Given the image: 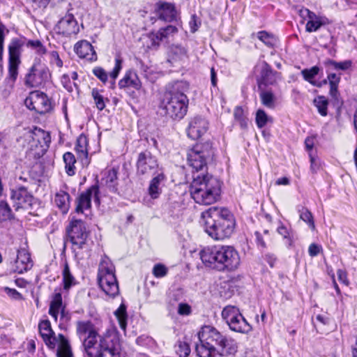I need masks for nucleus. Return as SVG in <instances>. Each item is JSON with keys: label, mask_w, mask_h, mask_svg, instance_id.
Segmentation results:
<instances>
[{"label": "nucleus", "mask_w": 357, "mask_h": 357, "mask_svg": "<svg viewBox=\"0 0 357 357\" xmlns=\"http://www.w3.org/2000/svg\"><path fill=\"white\" fill-rule=\"evenodd\" d=\"M13 206L15 211L29 209L31 208L33 197L25 187L20 186L11 192Z\"/></svg>", "instance_id": "2eb2a0df"}, {"label": "nucleus", "mask_w": 357, "mask_h": 357, "mask_svg": "<svg viewBox=\"0 0 357 357\" xmlns=\"http://www.w3.org/2000/svg\"><path fill=\"white\" fill-rule=\"evenodd\" d=\"M322 248L316 243H312L310 245L308 248L309 255L312 257L317 256L321 251Z\"/></svg>", "instance_id": "bf43d9fd"}, {"label": "nucleus", "mask_w": 357, "mask_h": 357, "mask_svg": "<svg viewBox=\"0 0 357 357\" xmlns=\"http://www.w3.org/2000/svg\"><path fill=\"white\" fill-rule=\"evenodd\" d=\"M51 77L48 67L40 59H36L25 76L24 84L30 88H36L44 85Z\"/></svg>", "instance_id": "9b49d317"}, {"label": "nucleus", "mask_w": 357, "mask_h": 357, "mask_svg": "<svg viewBox=\"0 0 357 357\" xmlns=\"http://www.w3.org/2000/svg\"><path fill=\"white\" fill-rule=\"evenodd\" d=\"M50 63L55 64L57 67L61 68L63 66V61L60 59L58 52L51 51L49 52Z\"/></svg>", "instance_id": "6e6d98bb"}, {"label": "nucleus", "mask_w": 357, "mask_h": 357, "mask_svg": "<svg viewBox=\"0 0 357 357\" xmlns=\"http://www.w3.org/2000/svg\"><path fill=\"white\" fill-rule=\"evenodd\" d=\"M204 230L215 240L229 238L235 228L233 214L225 208L211 207L202 213Z\"/></svg>", "instance_id": "20e7f679"}, {"label": "nucleus", "mask_w": 357, "mask_h": 357, "mask_svg": "<svg viewBox=\"0 0 357 357\" xmlns=\"http://www.w3.org/2000/svg\"><path fill=\"white\" fill-rule=\"evenodd\" d=\"M20 43L18 40H13L8 47V80L13 84L18 75V67L20 63Z\"/></svg>", "instance_id": "4468645a"}, {"label": "nucleus", "mask_w": 357, "mask_h": 357, "mask_svg": "<svg viewBox=\"0 0 357 357\" xmlns=\"http://www.w3.org/2000/svg\"><path fill=\"white\" fill-rule=\"evenodd\" d=\"M65 163L66 172L68 176H73L75 174V163L76 159L75 155L70 152H66L63 155Z\"/></svg>", "instance_id": "f704fd0d"}, {"label": "nucleus", "mask_w": 357, "mask_h": 357, "mask_svg": "<svg viewBox=\"0 0 357 357\" xmlns=\"http://www.w3.org/2000/svg\"><path fill=\"white\" fill-rule=\"evenodd\" d=\"M261 103L266 107L273 109L275 107V96L271 91H263L260 93Z\"/></svg>", "instance_id": "79ce46f5"}, {"label": "nucleus", "mask_w": 357, "mask_h": 357, "mask_svg": "<svg viewBox=\"0 0 357 357\" xmlns=\"http://www.w3.org/2000/svg\"><path fill=\"white\" fill-rule=\"evenodd\" d=\"M35 137L38 140V144L39 146V151L36 152V155L43 154L49 148L51 142V137L49 132L38 128H34Z\"/></svg>", "instance_id": "393cba45"}, {"label": "nucleus", "mask_w": 357, "mask_h": 357, "mask_svg": "<svg viewBox=\"0 0 357 357\" xmlns=\"http://www.w3.org/2000/svg\"><path fill=\"white\" fill-rule=\"evenodd\" d=\"M188 89V84L183 81L167 85L159 105L161 113L173 120L182 119L188 112L189 99L186 93Z\"/></svg>", "instance_id": "7ed1b4c3"}, {"label": "nucleus", "mask_w": 357, "mask_h": 357, "mask_svg": "<svg viewBox=\"0 0 357 357\" xmlns=\"http://www.w3.org/2000/svg\"><path fill=\"white\" fill-rule=\"evenodd\" d=\"M255 235L256 237V241H257V245L261 247L262 248H265L266 247V245L263 238L261 234L259 231H255Z\"/></svg>", "instance_id": "338daca9"}, {"label": "nucleus", "mask_w": 357, "mask_h": 357, "mask_svg": "<svg viewBox=\"0 0 357 357\" xmlns=\"http://www.w3.org/2000/svg\"><path fill=\"white\" fill-rule=\"evenodd\" d=\"M63 289L68 291L72 286L76 284L75 279L71 274L69 266L66 261L62 271Z\"/></svg>", "instance_id": "72a5a7b5"}, {"label": "nucleus", "mask_w": 357, "mask_h": 357, "mask_svg": "<svg viewBox=\"0 0 357 357\" xmlns=\"http://www.w3.org/2000/svg\"><path fill=\"white\" fill-rule=\"evenodd\" d=\"M328 19L325 17H319L314 21H307L305 30L309 33L317 31L321 26L328 24Z\"/></svg>", "instance_id": "58836bf2"}, {"label": "nucleus", "mask_w": 357, "mask_h": 357, "mask_svg": "<svg viewBox=\"0 0 357 357\" xmlns=\"http://www.w3.org/2000/svg\"><path fill=\"white\" fill-rule=\"evenodd\" d=\"M33 266L29 253L26 250H18L13 270L14 272L22 273L30 269Z\"/></svg>", "instance_id": "412c9836"}, {"label": "nucleus", "mask_w": 357, "mask_h": 357, "mask_svg": "<svg viewBox=\"0 0 357 357\" xmlns=\"http://www.w3.org/2000/svg\"><path fill=\"white\" fill-rule=\"evenodd\" d=\"M207 129V121L201 116H195L189 123L187 132L189 137L197 139L206 132Z\"/></svg>", "instance_id": "a211bd4d"}, {"label": "nucleus", "mask_w": 357, "mask_h": 357, "mask_svg": "<svg viewBox=\"0 0 357 357\" xmlns=\"http://www.w3.org/2000/svg\"><path fill=\"white\" fill-rule=\"evenodd\" d=\"M39 333L48 348H56L57 357H73L68 340L61 333L56 336L51 323L48 319L42 320L38 324Z\"/></svg>", "instance_id": "0eeeda50"}, {"label": "nucleus", "mask_w": 357, "mask_h": 357, "mask_svg": "<svg viewBox=\"0 0 357 357\" xmlns=\"http://www.w3.org/2000/svg\"><path fill=\"white\" fill-rule=\"evenodd\" d=\"M301 13L303 15H306L308 17V21H314L315 20H317L319 17H321L322 16L317 15L314 12L310 11L309 9H304L301 10Z\"/></svg>", "instance_id": "e2e57ef3"}, {"label": "nucleus", "mask_w": 357, "mask_h": 357, "mask_svg": "<svg viewBox=\"0 0 357 357\" xmlns=\"http://www.w3.org/2000/svg\"><path fill=\"white\" fill-rule=\"evenodd\" d=\"M66 233L74 249L83 248L89 234L85 223L82 220L72 218L66 227Z\"/></svg>", "instance_id": "f8f14e48"}, {"label": "nucleus", "mask_w": 357, "mask_h": 357, "mask_svg": "<svg viewBox=\"0 0 357 357\" xmlns=\"http://www.w3.org/2000/svg\"><path fill=\"white\" fill-rule=\"evenodd\" d=\"M189 25L190 28V31L192 33H195L197 31L199 26L201 25V22L199 18L196 16V15H193L191 16L190 20L189 22Z\"/></svg>", "instance_id": "13d9d810"}, {"label": "nucleus", "mask_w": 357, "mask_h": 357, "mask_svg": "<svg viewBox=\"0 0 357 357\" xmlns=\"http://www.w3.org/2000/svg\"><path fill=\"white\" fill-rule=\"evenodd\" d=\"M13 218L10 207L6 202H0V220L6 221Z\"/></svg>", "instance_id": "c03bdc74"}, {"label": "nucleus", "mask_w": 357, "mask_h": 357, "mask_svg": "<svg viewBox=\"0 0 357 357\" xmlns=\"http://www.w3.org/2000/svg\"><path fill=\"white\" fill-rule=\"evenodd\" d=\"M178 31V29L172 25H168L166 27L160 28L158 32L161 35L163 40L169 38L170 35L174 34Z\"/></svg>", "instance_id": "8fccbe9b"}, {"label": "nucleus", "mask_w": 357, "mask_h": 357, "mask_svg": "<svg viewBox=\"0 0 357 357\" xmlns=\"http://www.w3.org/2000/svg\"><path fill=\"white\" fill-rule=\"evenodd\" d=\"M118 170L112 168L105 173L102 178V183L105 185L111 192H117L118 190Z\"/></svg>", "instance_id": "cd10ccee"}, {"label": "nucleus", "mask_w": 357, "mask_h": 357, "mask_svg": "<svg viewBox=\"0 0 357 357\" xmlns=\"http://www.w3.org/2000/svg\"><path fill=\"white\" fill-rule=\"evenodd\" d=\"M61 82L63 86L69 92L73 91V84L70 81V77L69 75L64 74L61 77ZM73 85L76 86V84L73 83Z\"/></svg>", "instance_id": "5fc2aeb1"}, {"label": "nucleus", "mask_w": 357, "mask_h": 357, "mask_svg": "<svg viewBox=\"0 0 357 357\" xmlns=\"http://www.w3.org/2000/svg\"><path fill=\"white\" fill-rule=\"evenodd\" d=\"M88 142L85 135H81L77 139L75 149L77 153V158L83 166H88L89 164L88 154Z\"/></svg>", "instance_id": "4be33fe9"}, {"label": "nucleus", "mask_w": 357, "mask_h": 357, "mask_svg": "<svg viewBox=\"0 0 357 357\" xmlns=\"http://www.w3.org/2000/svg\"><path fill=\"white\" fill-rule=\"evenodd\" d=\"M277 231L280 234L284 240V243L289 247H291L294 244V232L291 229H288L284 225L281 224L278 229Z\"/></svg>", "instance_id": "4c0bfd02"}, {"label": "nucleus", "mask_w": 357, "mask_h": 357, "mask_svg": "<svg viewBox=\"0 0 357 357\" xmlns=\"http://www.w3.org/2000/svg\"><path fill=\"white\" fill-rule=\"evenodd\" d=\"M269 121H271V118L267 115L264 110L259 109L257 111L255 121L259 128H264Z\"/></svg>", "instance_id": "37998d69"}, {"label": "nucleus", "mask_w": 357, "mask_h": 357, "mask_svg": "<svg viewBox=\"0 0 357 357\" xmlns=\"http://www.w3.org/2000/svg\"><path fill=\"white\" fill-rule=\"evenodd\" d=\"M314 104L321 116L327 115L328 101L324 96H320L314 98Z\"/></svg>", "instance_id": "ea45409f"}, {"label": "nucleus", "mask_w": 357, "mask_h": 357, "mask_svg": "<svg viewBox=\"0 0 357 357\" xmlns=\"http://www.w3.org/2000/svg\"><path fill=\"white\" fill-rule=\"evenodd\" d=\"M213 150L211 143L207 142L204 144H197L188 153V162L190 167L196 170L197 173L193 175L202 174H199V171L206 169V160L213 156Z\"/></svg>", "instance_id": "1a4fd4ad"}, {"label": "nucleus", "mask_w": 357, "mask_h": 357, "mask_svg": "<svg viewBox=\"0 0 357 357\" xmlns=\"http://www.w3.org/2000/svg\"><path fill=\"white\" fill-rule=\"evenodd\" d=\"M98 281L100 287L106 295L114 298L119 293L115 268L111 260L107 257H102L99 264Z\"/></svg>", "instance_id": "6e6552de"}, {"label": "nucleus", "mask_w": 357, "mask_h": 357, "mask_svg": "<svg viewBox=\"0 0 357 357\" xmlns=\"http://www.w3.org/2000/svg\"><path fill=\"white\" fill-rule=\"evenodd\" d=\"M222 319L226 322L229 329L236 333H248L252 326L240 312L239 309L234 305L225 306L221 313Z\"/></svg>", "instance_id": "9d476101"}, {"label": "nucleus", "mask_w": 357, "mask_h": 357, "mask_svg": "<svg viewBox=\"0 0 357 357\" xmlns=\"http://www.w3.org/2000/svg\"><path fill=\"white\" fill-rule=\"evenodd\" d=\"M337 278L340 282L345 284L347 285L349 284V281L347 280V272L342 269H338L337 271Z\"/></svg>", "instance_id": "0e129e2a"}, {"label": "nucleus", "mask_w": 357, "mask_h": 357, "mask_svg": "<svg viewBox=\"0 0 357 357\" xmlns=\"http://www.w3.org/2000/svg\"><path fill=\"white\" fill-rule=\"evenodd\" d=\"M93 75L97 77L102 82L105 84L108 79L107 72L101 67H96L93 69Z\"/></svg>", "instance_id": "864d4df0"}, {"label": "nucleus", "mask_w": 357, "mask_h": 357, "mask_svg": "<svg viewBox=\"0 0 357 357\" xmlns=\"http://www.w3.org/2000/svg\"><path fill=\"white\" fill-rule=\"evenodd\" d=\"M319 68L317 66L312 67L311 68H305L301 71V74L304 79L313 86H321V84L317 83L314 78L319 74Z\"/></svg>", "instance_id": "473e14b6"}, {"label": "nucleus", "mask_w": 357, "mask_h": 357, "mask_svg": "<svg viewBox=\"0 0 357 357\" xmlns=\"http://www.w3.org/2000/svg\"><path fill=\"white\" fill-rule=\"evenodd\" d=\"M91 95L97 109L99 111L103 110L105 107V98L100 94L97 89H93Z\"/></svg>", "instance_id": "09e8293b"}, {"label": "nucleus", "mask_w": 357, "mask_h": 357, "mask_svg": "<svg viewBox=\"0 0 357 357\" xmlns=\"http://www.w3.org/2000/svg\"><path fill=\"white\" fill-rule=\"evenodd\" d=\"M158 174L154 176L150 181L149 186V194L152 199H156L161 193V190L159 186L162 181L165 179V175L162 172H158Z\"/></svg>", "instance_id": "7c9ffc66"}, {"label": "nucleus", "mask_w": 357, "mask_h": 357, "mask_svg": "<svg viewBox=\"0 0 357 357\" xmlns=\"http://www.w3.org/2000/svg\"><path fill=\"white\" fill-rule=\"evenodd\" d=\"M74 51L79 58L90 61L97 60V55L92 45L86 40L77 42L74 46Z\"/></svg>", "instance_id": "6ab92c4d"}, {"label": "nucleus", "mask_w": 357, "mask_h": 357, "mask_svg": "<svg viewBox=\"0 0 357 357\" xmlns=\"http://www.w3.org/2000/svg\"><path fill=\"white\" fill-rule=\"evenodd\" d=\"M34 102V111L38 114H45L52 109L51 102L47 96L43 93L36 92V99Z\"/></svg>", "instance_id": "c85d7f7f"}, {"label": "nucleus", "mask_w": 357, "mask_h": 357, "mask_svg": "<svg viewBox=\"0 0 357 357\" xmlns=\"http://www.w3.org/2000/svg\"><path fill=\"white\" fill-rule=\"evenodd\" d=\"M75 327L84 357H121V340L115 328H108L100 335L89 320L77 321Z\"/></svg>", "instance_id": "f257e3e1"}, {"label": "nucleus", "mask_w": 357, "mask_h": 357, "mask_svg": "<svg viewBox=\"0 0 357 357\" xmlns=\"http://www.w3.org/2000/svg\"><path fill=\"white\" fill-rule=\"evenodd\" d=\"M279 73L272 69L271 66L264 61L261 66L259 77L257 79L259 86L273 85L276 83Z\"/></svg>", "instance_id": "aec40b11"}, {"label": "nucleus", "mask_w": 357, "mask_h": 357, "mask_svg": "<svg viewBox=\"0 0 357 357\" xmlns=\"http://www.w3.org/2000/svg\"><path fill=\"white\" fill-rule=\"evenodd\" d=\"M36 99V92L33 93L30 95L29 97L26 98L25 99L24 103L27 108H29L30 110H34L35 107V100Z\"/></svg>", "instance_id": "052dcab7"}, {"label": "nucleus", "mask_w": 357, "mask_h": 357, "mask_svg": "<svg viewBox=\"0 0 357 357\" xmlns=\"http://www.w3.org/2000/svg\"><path fill=\"white\" fill-rule=\"evenodd\" d=\"M299 215L300 219L305 222L309 225V227L312 229L314 228V222L312 214L307 208L302 207L299 210Z\"/></svg>", "instance_id": "a18cd8bd"}, {"label": "nucleus", "mask_w": 357, "mask_h": 357, "mask_svg": "<svg viewBox=\"0 0 357 357\" xmlns=\"http://www.w3.org/2000/svg\"><path fill=\"white\" fill-rule=\"evenodd\" d=\"M152 273L155 278H163L167 275L168 268L162 264H156L153 268Z\"/></svg>", "instance_id": "3c124183"}, {"label": "nucleus", "mask_w": 357, "mask_h": 357, "mask_svg": "<svg viewBox=\"0 0 357 357\" xmlns=\"http://www.w3.org/2000/svg\"><path fill=\"white\" fill-rule=\"evenodd\" d=\"M337 86H338V84H330L329 93H330V95L331 96V97L333 98H334L335 100H337V98L339 96L338 91H337Z\"/></svg>", "instance_id": "774afa93"}, {"label": "nucleus", "mask_w": 357, "mask_h": 357, "mask_svg": "<svg viewBox=\"0 0 357 357\" xmlns=\"http://www.w3.org/2000/svg\"><path fill=\"white\" fill-rule=\"evenodd\" d=\"M94 198L95 202L100 204L99 188L97 184L91 186L85 192H82L77 199L75 211L82 213L84 210L89 209L91 206V199Z\"/></svg>", "instance_id": "dca6fc26"}, {"label": "nucleus", "mask_w": 357, "mask_h": 357, "mask_svg": "<svg viewBox=\"0 0 357 357\" xmlns=\"http://www.w3.org/2000/svg\"><path fill=\"white\" fill-rule=\"evenodd\" d=\"M5 291L6 293L14 299H21L22 298L21 294H20L17 290L14 289H10L8 287L5 288Z\"/></svg>", "instance_id": "69168bd1"}, {"label": "nucleus", "mask_w": 357, "mask_h": 357, "mask_svg": "<svg viewBox=\"0 0 357 357\" xmlns=\"http://www.w3.org/2000/svg\"><path fill=\"white\" fill-rule=\"evenodd\" d=\"M199 255L206 266L220 271H235L241 263L238 251L229 245L206 247L199 252Z\"/></svg>", "instance_id": "39448f33"}, {"label": "nucleus", "mask_w": 357, "mask_h": 357, "mask_svg": "<svg viewBox=\"0 0 357 357\" xmlns=\"http://www.w3.org/2000/svg\"><path fill=\"white\" fill-rule=\"evenodd\" d=\"M190 195L195 202L202 205H211L220 199V181L208 174L193 175Z\"/></svg>", "instance_id": "423d86ee"}, {"label": "nucleus", "mask_w": 357, "mask_h": 357, "mask_svg": "<svg viewBox=\"0 0 357 357\" xmlns=\"http://www.w3.org/2000/svg\"><path fill=\"white\" fill-rule=\"evenodd\" d=\"M35 137L38 140V144L39 146V151L36 152V155L43 154L49 148L51 142V137L49 132L38 128H34Z\"/></svg>", "instance_id": "a878e982"}, {"label": "nucleus", "mask_w": 357, "mask_h": 357, "mask_svg": "<svg viewBox=\"0 0 357 357\" xmlns=\"http://www.w3.org/2000/svg\"><path fill=\"white\" fill-rule=\"evenodd\" d=\"M18 142L24 148H26L27 151H39L38 140L35 137L34 128L33 130H26L20 138Z\"/></svg>", "instance_id": "bb28decb"}, {"label": "nucleus", "mask_w": 357, "mask_h": 357, "mask_svg": "<svg viewBox=\"0 0 357 357\" xmlns=\"http://www.w3.org/2000/svg\"><path fill=\"white\" fill-rule=\"evenodd\" d=\"M198 337L200 344L196 345V352L199 357H231L237 352L236 341L214 326H202Z\"/></svg>", "instance_id": "f03ea898"}, {"label": "nucleus", "mask_w": 357, "mask_h": 357, "mask_svg": "<svg viewBox=\"0 0 357 357\" xmlns=\"http://www.w3.org/2000/svg\"><path fill=\"white\" fill-rule=\"evenodd\" d=\"M171 52L172 54L178 56V58H182L183 56H186L187 51L185 47L181 45H173L171 47Z\"/></svg>", "instance_id": "4d7b16f0"}, {"label": "nucleus", "mask_w": 357, "mask_h": 357, "mask_svg": "<svg viewBox=\"0 0 357 357\" xmlns=\"http://www.w3.org/2000/svg\"><path fill=\"white\" fill-rule=\"evenodd\" d=\"M114 315L118 319L120 328L125 331L127 326V312L125 304L121 303L118 309L114 312Z\"/></svg>", "instance_id": "c9c22d12"}, {"label": "nucleus", "mask_w": 357, "mask_h": 357, "mask_svg": "<svg viewBox=\"0 0 357 357\" xmlns=\"http://www.w3.org/2000/svg\"><path fill=\"white\" fill-rule=\"evenodd\" d=\"M175 349L179 357H188L190 353V346L185 342L178 341L175 345Z\"/></svg>", "instance_id": "de8ad7c7"}, {"label": "nucleus", "mask_w": 357, "mask_h": 357, "mask_svg": "<svg viewBox=\"0 0 357 357\" xmlns=\"http://www.w3.org/2000/svg\"><path fill=\"white\" fill-rule=\"evenodd\" d=\"M122 68V61L120 59H116L115 60V66L114 67L112 71L110 73L109 76L111 77V80L109 81V88L114 89L115 87V80L118 77L119 72L121 71Z\"/></svg>", "instance_id": "49530a36"}, {"label": "nucleus", "mask_w": 357, "mask_h": 357, "mask_svg": "<svg viewBox=\"0 0 357 357\" xmlns=\"http://www.w3.org/2000/svg\"><path fill=\"white\" fill-rule=\"evenodd\" d=\"M58 33L66 37L77 35L79 31L78 23L74 15L67 13L57 23Z\"/></svg>", "instance_id": "f3484780"}, {"label": "nucleus", "mask_w": 357, "mask_h": 357, "mask_svg": "<svg viewBox=\"0 0 357 357\" xmlns=\"http://www.w3.org/2000/svg\"><path fill=\"white\" fill-rule=\"evenodd\" d=\"M70 197L64 190H59L55 195L54 202L63 213H66L70 208Z\"/></svg>", "instance_id": "c756f323"}, {"label": "nucleus", "mask_w": 357, "mask_h": 357, "mask_svg": "<svg viewBox=\"0 0 357 357\" xmlns=\"http://www.w3.org/2000/svg\"><path fill=\"white\" fill-rule=\"evenodd\" d=\"M147 48L150 50H158L161 42L164 41L161 35L158 32H151L146 36Z\"/></svg>", "instance_id": "e433bc0d"}, {"label": "nucleus", "mask_w": 357, "mask_h": 357, "mask_svg": "<svg viewBox=\"0 0 357 357\" xmlns=\"http://www.w3.org/2000/svg\"><path fill=\"white\" fill-rule=\"evenodd\" d=\"M257 38L269 47H273L277 42L275 37L266 31H259L257 33Z\"/></svg>", "instance_id": "a19ab883"}, {"label": "nucleus", "mask_w": 357, "mask_h": 357, "mask_svg": "<svg viewBox=\"0 0 357 357\" xmlns=\"http://www.w3.org/2000/svg\"><path fill=\"white\" fill-rule=\"evenodd\" d=\"M61 294L55 293L50 302L49 314L56 321L60 310L63 307Z\"/></svg>", "instance_id": "2f4dec72"}, {"label": "nucleus", "mask_w": 357, "mask_h": 357, "mask_svg": "<svg viewBox=\"0 0 357 357\" xmlns=\"http://www.w3.org/2000/svg\"><path fill=\"white\" fill-rule=\"evenodd\" d=\"M119 86L121 89L126 87H132L139 90L142 86V83L137 73L132 70H128L124 77L119 82Z\"/></svg>", "instance_id": "b1692460"}, {"label": "nucleus", "mask_w": 357, "mask_h": 357, "mask_svg": "<svg viewBox=\"0 0 357 357\" xmlns=\"http://www.w3.org/2000/svg\"><path fill=\"white\" fill-rule=\"evenodd\" d=\"M191 312L190 306L186 303H180L178 307V313L181 315H188Z\"/></svg>", "instance_id": "680f3d73"}, {"label": "nucleus", "mask_w": 357, "mask_h": 357, "mask_svg": "<svg viewBox=\"0 0 357 357\" xmlns=\"http://www.w3.org/2000/svg\"><path fill=\"white\" fill-rule=\"evenodd\" d=\"M327 63L332 66L335 70H345L351 66V61L349 60L344 61L342 62H337L333 60L329 59Z\"/></svg>", "instance_id": "603ef678"}, {"label": "nucleus", "mask_w": 357, "mask_h": 357, "mask_svg": "<svg viewBox=\"0 0 357 357\" xmlns=\"http://www.w3.org/2000/svg\"><path fill=\"white\" fill-rule=\"evenodd\" d=\"M158 160L150 152L144 151L138 155L137 170L139 174L151 176L158 173Z\"/></svg>", "instance_id": "ddd939ff"}, {"label": "nucleus", "mask_w": 357, "mask_h": 357, "mask_svg": "<svg viewBox=\"0 0 357 357\" xmlns=\"http://www.w3.org/2000/svg\"><path fill=\"white\" fill-rule=\"evenodd\" d=\"M156 6L160 19L167 22H172L176 20V10L174 4L159 1L157 3Z\"/></svg>", "instance_id": "5701e85b"}]
</instances>
